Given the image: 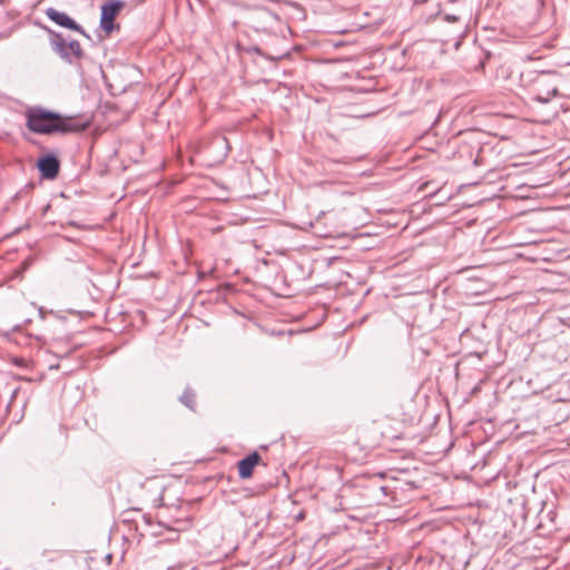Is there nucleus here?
Listing matches in <instances>:
<instances>
[{"label": "nucleus", "instance_id": "f257e3e1", "mask_svg": "<svg viewBox=\"0 0 570 570\" xmlns=\"http://www.w3.org/2000/svg\"><path fill=\"white\" fill-rule=\"evenodd\" d=\"M24 117L26 127L38 135H65L77 132L81 129L70 117L62 116L41 106L28 107Z\"/></svg>", "mask_w": 570, "mask_h": 570}, {"label": "nucleus", "instance_id": "f03ea898", "mask_svg": "<svg viewBox=\"0 0 570 570\" xmlns=\"http://www.w3.org/2000/svg\"><path fill=\"white\" fill-rule=\"evenodd\" d=\"M50 35V47L52 51L65 62L72 65L83 57V50L80 42L76 39L63 37L62 33L47 29Z\"/></svg>", "mask_w": 570, "mask_h": 570}, {"label": "nucleus", "instance_id": "7ed1b4c3", "mask_svg": "<svg viewBox=\"0 0 570 570\" xmlns=\"http://www.w3.org/2000/svg\"><path fill=\"white\" fill-rule=\"evenodd\" d=\"M547 72H538L537 70H527L521 72L520 81L523 86H533V99L547 104L558 94L556 86H547Z\"/></svg>", "mask_w": 570, "mask_h": 570}, {"label": "nucleus", "instance_id": "20e7f679", "mask_svg": "<svg viewBox=\"0 0 570 570\" xmlns=\"http://www.w3.org/2000/svg\"><path fill=\"white\" fill-rule=\"evenodd\" d=\"M360 495L363 498L366 505H381L383 497L381 489H384V474L377 473L372 476L358 481Z\"/></svg>", "mask_w": 570, "mask_h": 570}, {"label": "nucleus", "instance_id": "39448f33", "mask_svg": "<svg viewBox=\"0 0 570 570\" xmlns=\"http://www.w3.org/2000/svg\"><path fill=\"white\" fill-rule=\"evenodd\" d=\"M124 7L125 2L120 0H111L101 6L100 28L104 31L109 33L114 30V20Z\"/></svg>", "mask_w": 570, "mask_h": 570}, {"label": "nucleus", "instance_id": "423d86ee", "mask_svg": "<svg viewBox=\"0 0 570 570\" xmlns=\"http://www.w3.org/2000/svg\"><path fill=\"white\" fill-rule=\"evenodd\" d=\"M47 18L58 24L59 27L76 31L87 38L89 35L86 30L71 17H69L66 12L58 11L55 8H48L45 11Z\"/></svg>", "mask_w": 570, "mask_h": 570}, {"label": "nucleus", "instance_id": "0eeeda50", "mask_svg": "<svg viewBox=\"0 0 570 570\" xmlns=\"http://www.w3.org/2000/svg\"><path fill=\"white\" fill-rule=\"evenodd\" d=\"M37 168L43 179H55L60 170V160L52 154H46L37 160Z\"/></svg>", "mask_w": 570, "mask_h": 570}, {"label": "nucleus", "instance_id": "6e6552de", "mask_svg": "<svg viewBox=\"0 0 570 570\" xmlns=\"http://www.w3.org/2000/svg\"><path fill=\"white\" fill-rule=\"evenodd\" d=\"M261 455L257 452H253L238 462V475L245 480L253 475L254 468L259 463Z\"/></svg>", "mask_w": 570, "mask_h": 570}, {"label": "nucleus", "instance_id": "1a4fd4ad", "mask_svg": "<svg viewBox=\"0 0 570 570\" xmlns=\"http://www.w3.org/2000/svg\"><path fill=\"white\" fill-rule=\"evenodd\" d=\"M179 402L191 411L196 407V393L193 389L187 386L179 397Z\"/></svg>", "mask_w": 570, "mask_h": 570}, {"label": "nucleus", "instance_id": "9d476101", "mask_svg": "<svg viewBox=\"0 0 570 570\" xmlns=\"http://www.w3.org/2000/svg\"><path fill=\"white\" fill-rule=\"evenodd\" d=\"M395 491L391 488L390 484H387L386 480L384 479V489H381V495L383 497V503L384 505H387L391 502L395 501L394 498Z\"/></svg>", "mask_w": 570, "mask_h": 570}, {"label": "nucleus", "instance_id": "9b49d317", "mask_svg": "<svg viewBox=\"0 0 570 570\" xmlns=\"http://www.w3.org/2000/svg\"><path fill=\"white\" fill-rule=\"evenodd\" d=\"M212 147L214 148H220L223 149V157H225L227 155V151L229 149V146H228V140L227 138L225 137H216L213 141H212Z\"/></svg>", "mask_w": 570, "mask_h": 570}, {"label": "nucleus", "instance_id": "f8f14e48", "mask_svg": "<svg viewBox=\"0 0 570 570\" xmlns=\"http://www.w3.org/2000/svg\"><path fill=\"white\" fill-rule=\"evenodd\" d=\"M479 154H480V149H478L476 156L473 157V159H472V165L473 166H479L482 163L481 157H480Z\"/></svg>", "mask_w": 570, "mask_h": 570}, {"label": "nucleus", "instance_id": "ddd939ff", "mask_svg": "<svg viewBox=\"0 0 570 570\" xmlns=\"http://www.w3.org/2000/svg\"><path fill=\"white\" fill-rule=\"evenodd\" d=\"M14 364L18 365V366H24L26 365V360H23V358H14Z\"/></svg>", "mask_w": 570, "mask_h": 570}, {"label": "nucleus", "instance_id": "4468645a", "mask_svg": "<svg viewBox=\"0 0 570 570\" xmlns=\"http://www.w3.org/2000/svg\"><path fill=\"white\" fill-rule=\"evenodd\" d=\"M19 391H20V389H19V387H17V389H14V390L12 391L11 400H10V403H9V405H8V406H10V405H11L12 400L16 397V395L19 393Z\"/></svg>", "mask_w": 570, "mask_h": 570}, {"label": "nucleus", "instance_id": "2eb2a0df", "mask_svg": "<svg viewBox=\"0 0 570 570\" xmlns=\"http://www.w3.org/2000/svg\"><path fill=\"white\" fill-rule=\"evenodd\" d=\"M36 340L41 342L42 344H47V338L45 336H42V335H37Z\"/></svg>", "mask_w": 570, "mask_h": 570}, {"label": "nucleus", "instance_id": "dca6fc26", "mask_svg": "<svg viewBox=\"0 0 570 570\" xmlns=\"http://www.w3.org/2000/svg\"><path fill=\"white\" fill-rule=\"evenodd\" d=\"M464 149H466V151L469 153L470 157L472 158V156H473V149L466 146V147H464L463 149H461V150H460V153H463V151H464Z\"/></svg>", "mask_w": 570, "mask_h": 570}, {"label": "nucleus", "instance_id": "f3484780", "mask_svg": "<svg viewBox=\"0 0 570 570\" xmlns=\"http://www.w3.org/2000/svg\"><path fill=\"white\" fill-rule=\"evenodd\" d=\"M250 51L257 52L258 55H262V51L258 47H253Z\"/></svg>", "mask_w": 570, "mask_h": 570}, {"label": "nucleus", "instance_id": "a211bd4d", "mask_svg": "<svg viewBox=\"0 0 570 570\" xmlns=\"http://www.w3.org/2000/svg\"><path fill=\"white\" fill-rule=\"evenodd\" d=\"M58 367H59V365H56V364H52V365L50 366V368H51V370H52V368H58Z\"/></svg>", "mask_w": 570, "mask_h": 570}, {"label": "nucleus", "instance_id": "6ab92c4d", "mask_svg": "<svg viewBox=\"0 0 570 570\" xmlns=\"http://www.w3.org/2000/svg\"><path fill=\"white\" fill-rule=\"evenodd\" d=\"M448 19H449V20H455L456 18H455V17H452V16H448Z\"/></svg>", "mask_w": 570, "mask_h": 570}, {"label": "nucleus", "instance_id": "aec40b11", "mask_svg": "<svg viewBox=\"0 0 570 570\" xmlns=\"http://www.w3.org/2000/svg\"><path fill=\"white\" fill-rule=\"evenodd\" d=\"M39 313L42 316V314H43V308L42 307L39 308Z\"/></svg>", "mask_w": 570, "mask_h": 570}]
</instances>
